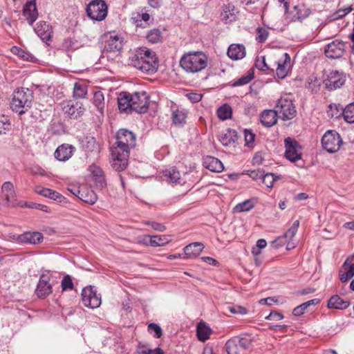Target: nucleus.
I'll use <instances>...</instances> for the list:
<instances>
[{"mask_svg": "<svg viewBox=\"0 0 354 354\" xmlns=\"http://www.w3.org/2000/svg\"><path fill=\"white\" fill-rule=\"evenodd\" d=\"M299 225V221L297 220L292 223V226L285 233L284 236L285 238L288 239L289 241H292V238L296 234Z\"/></svg>", "mask_w": 354, "mask_h": 354, "instance_id": "obj_53", "label": "nucleus"}, {"mask_svg": "<svg viewBox=\"0 0 354 354\" xmlns=\"http://www.w3.org/2000/svg\"><path fill=\"white\" fill-rule=\"evenodd\" d=\"M35 32L38 37L45 43L51 41L53 35L52 27L45 21H39L37 23Z\"/></svg>", "mask_w": 354, "mask_h": 354, "instance_id": "obj_15", "label": "nucleus"}, {"mask_svg": "<svg viewBox=\"0 0 354 354\" xmlns=\"http://www.w3.org/2000/svg\"><path fill=\"white\" fill-rule=\"evenodd\" d=\"M228 57L234 60H239L245 55V48L242 44H232L227 50Z\"/></svg>", "mask_w": 354, "mask_h": 354, "instance_id": "obj_27", "label": "nucleus"}, {"mask_svg": "<svg viewBox=\"0 0 354 354\" xmlns=\"http://www.w3.org/2000/svg\"><path fill=\"white\" fill-rule=\"evenodd\" d=\"M277 115L276 110L264 111L261 115V122L265 127H270L277 122Z\"/></svg>", "mask_w": 354, "mask_h": 354, "instance_id": "obj_29", "label": "nucleus"}, {"mask_svg": "<svg viewBox=\"0 0 354 354\" xmlns=\"http://www.w3.org/2000/svg\"><path fill=\"white\" fill-rule=\"evenodd\" d=\"M329 107L332 109L335 107L337 110H343L342 114L344 120L348 123L354 122V103L348 104L344 109L339 104H330Z\"/></svg>", "mask_w": 354, "mask_h": 354, "instance_id": "obj_28", "label": "nucleus"}, {"mask_svg": "<svg viewBox=\"0 0 354 354\" xmlns=\"http://www.w3.org/2000/svg\"><path fill=\"white\" fill-rule=\"evenodd\" d=\"M275 110L283 120L294 118L297 113L292 101L287 97H281L278 100Z\"/></svg>", "mask_w": 354, "mask_h": 354, "instance_id": "obj_8", "label": "nucleus"}, {"mask_svg": "<svg viewBox=\"0 0 354 354\" xmlns=\"http://www.w3.org/2000/svg\"><path fill=\"white\" fill-rule=\"evenodd\" d=\"M150 15L147 12H142V14L138 13L137 17H132L136 26L145 27L142 24V21H144L146 24L150 19Z\"/></svg>", "mask_w": 354, "mask_h": 354, "instance_id": "obj_51", "label": "nucleus"}, {"mask_svg": "<svg viewBox=\"0 0 354 354\" xmlns=\"http://www.w3.org/2000/svg\"><path fill=\"white\" fill-rule=\"evenodd\" d=\"M48 198L60 203L66 202V198L64 196L53 189L50 190V194H48Z\"/></svg>", "mask_w": 354, "mask_h": 354, "instance_id": "obj_60", "label": "nucleus"}, {"mask_svg": "<svg viewBox=\"0 0 354 354\" xmlns=\"http://www.w3.org/2000/svg\"><path fill=\"white\" fill-rule=\"evenodd\" d=\"M255 66L257 69L261 71H266L269 69V67L266 63V59L264 57H259L256 59Z\"/></svg>", "mask_w": 354, "mask_h": 354, "instance_id": "obj_64", "label": "nucleus"}, {"mask_svg": "<svg viewBox=\"0 0 354 354\" xmlns=\"http://www.w3.org/2000/svg\"><path fill=\"white\" fill-rule=\"evenodd\" d=\"M1 193L7 205H14L16 202V194L13 184L11 182H5L1 187Z\"/></svg>", "mask_w": 354, "mask_h": 354, "instance_id": "obj_17", "label": "nucleus"}, {"mask_svg": "<svg viewBox=\"0 0 354 354\" xmlns=\"http://www.w3.org/2000/svg\"><path fill=\"white\" fill-rule=\"evenodd\" d=\"M342 143L343 140L340 135L333 130L326 131L322 138L323 148L329 153L339 151Z\"/></svg>", "mask_w": 354, "mask_h": 354, "instance_id": "obj_7", "label": "nucleus"}, {"mask_svg": "<svg viewBox=\"0 0 354 354\" xmlns=\"http://www.w3.org/2000/svg\"><path fill=\"white\" fill-rule=\"evenodd\" d=\"M137 243L145 246H152L155 242L152 241V236L142 235L137 238Z\"/></svg>", "mask_w": 354, "mask_h": 354, "instance_id": "obj_59", "label": "nucleus"}, {"mask_svg": "<svg viewBox=\"0 0 354 354\" xmlns=\"http://www.w3.org/2000/svg\"><path fill=\"white\" fill-rule=\"evenodd\" d=\"M118 108L123 112L131 111V95L127 92L120 93L118 98Z\"/></svg>", "mask_w": 354, "mask_h": 354, "instance_id": "obj_26", "label": "nucleus"}, {"mask_svg": "<svg viewBox=\"0 0 354 354\" xmlns=\"http://www.w3.org/2000/svg\"><path fill=\"white\" fill-rule=\"evenodd\" d=\"M61 106L64 114L71 119L79 118L85 111L82 103L73 100L64 101L61 103Z\"/></svg>", "mask_w": 354, "mask_h": 354, "instance_id": "obj_10", "label": "nucleus"}, {"mask_svg": "<svg viewBox=\"0 0 354 354\" xmlns=\"http://www.w3.org/2000/svg\"><path fill=\"white\" fill-rule=\"evenodd\" d=\"M350 306V301L337 295H333L328 301L327 307L330 309L344 310Z\"/></svg>", "mask_w": 354, "mask_h": 354, "instance_id": "obj_25", "label": "nucleus"}, {"mask_svg": "<svg viewBox=\"0 0 354 354\" xmlns=\"http://www.w3.org/2000/svg\"><path fill=\"white\" fill-rule=\"evenodd\" d=\"M227 309L232 314L245 315L248 313V310L241 306H229Z\"/></svg>", "mask_w": 354, "mask_h": 354, "instance_id": "obj_61", "label": "nucleus"}, {"mask_svg": "<svg viewBox=\"0 0 354 354\" xmlns=\"http://www.w3.org/2000/svg\"><path fill=\"white\" fill-rule=\"evenodd\" d=\"M11 51L13 54L19 56L24 60L33 62L35 59L34 56L31 53L25 51L21 48L13 46L11 49Z\"/></svg>", "mask_w": 354, "mask_h": 354, "instance_id": "obj_43", "label": "nucleus"}, {"mask_svg": "<svg viewBox=\"0 0 354 354\" xmlns=\"http://www.w3.org/2000/svg\"><path fill=\"white\" fill-rule=\"evenodd\" d=\"M344 82V75L337 71H330L324 81L326 87L330 90L340 88Z\"/></svg>", "mask_w": 354, "mask_h": 354, "instance_id": "obj_14", "label": "nucleus"}, {"mask_svg": "<svg viewBox=\"0 0 354 354\" xmlns=\"http://www.w3.org/2000/svg\"><path fill=\"white\" fill-rule=\"evenodd\" d=\"M162 39V33L160 30L153 28L149 31L147 35V39L152 43L156 44L161 41Z\"/></svg>", "mask_w": 354, "mask_h": 354, "instance_id": "obj_48", "label": "nucleus"}, {"mask_svg": "<svg viewBox=\"0 0 354 354\" xmlns=\"http://www.w3.org/2000/svg\"><path fill=\"white\" fill-rule=\"evenodd\" d=\"M164 175L166 177L167 181L170 183H180V172L174 167L165 169Z\"/></svg>", "mask_w": 354, "mask_h": 354, "instance_id": "obj_37", "label": "nucleus"}, {"mask_svg": "<svg viewBox=\"0 0 354 354\" xmlns=\"http://www.w3.org/2000/svg\"><path fill=\"white\" fill-rule=\"evenodd\" d=\"M93 104L97 111L103 115L105 103L104 95L101 91H98L94 93Z\"/></svg>", "mask_w": 354, "mask_h": 354, "instance_id": "obj_39", "label": "nucleus"}, {"mask_svg": "<svg viewBox=\"0 0 354 354\" xmlns=\"http://www.w3.org/2000/svg\"><path fill=\"white\" fill-rule=\"evenodd\" d=\"M108 8L103 0H93L86 7L87 16L92 20L100 21L107 16Z\"/></svg>", "mask_w": 354, "mask_h": 354, "instance_id": "obj_6", "label": "nucleus"}, {"mask_svg": "<svg viewBox=\"0 0 354 354\" xmlns=\"http://www.w3.org/2000/svg\"><path fill=\"white\" fill-rule=\"evenodd\" d=\"M257 40L260 43L264 42L268 37V31L263 28L259 27L257 29Z\"/></svg>", "mask_w": 354, "mask_h": 354, "instance_id": "obj_62", "label": "nucleus"}, {"mask_svg": "<svg viewBox=\"0 0 354 354\" xmlns=\"http://www.w3.org/2000/svg\"><path fill=\"white\" fill-rule=\"evenodd\" d=\"M149 105V97L146 92H136L131 94L132 111L142 113H146Z\"/></svg>", "mask_w": 354, "mask_h": 354, "instance_id": "obj_12", "label": "nucleus"}, {"mask_svg": "<svg viewBox=\"0 0 354 354\" xmlns=\"http://www.w3.org/2000/svg\"><path fill=\"white\" fill-rule=\"evenodd\" d=\"M236 338V341L238 344H240V346L243 351L248 350L252 344L253 337L250 335H244L243 337H235Z\"/></svg>", "mask_w": 354, "mask_h": 354, "instance_id": "obj_44", "label": "nucleus"}, {"mask_svg": "<svg viewBox=\"0 0 354 354\" xmlns=\"http://www.w3.org/2000/svg\"><path fill=\"white\" fill-rule=\"evenodd\" d=\"M237 140L236 132L234 130L227 129L221 134L219 140L223 146L227 147L234 144Z\"/></svg>", "mask_w": 354, "mask_h": 354, "instance_id": "obj_32", "label": "nucleus"}, {"mask_svg": "<svg viewBox=\"0 0 354 354\" xmlns=\"http://www.w3.org/2000/svg\"><path fill=\"white\" fill-rule=\"evenodd\" d=\"M345 47V43L343 41L335 39L326 45L324 53L330 59H338L344 55Z\"/></svg>", "mask_w": 354, "mask_h": 354, "instance_id": "obj_13", "label": "nucleus"}, {"mask_svg": "<svg viewBox=\"0 0 354 354\" xmlns=\"http://www.w3.org/2000/svg\"><path fill=\"white\" fill-rule=\"evenodd\" d=\"M232 108L227 104H224V105L221 106L217 110L218 117L222 120H225L230 118L232 116Z\"/></svg>", "mask_w": 354, "mask_h": 354, "instance_id": "obj_46", "label": "nucleus"}, {"mask_svg": "<svg viewBox=\"0 0 354 354\" xmlns=\"http://www.w3.org/2000/svg\"><path fill=\"white\" fill-rule=\"evenodd\" d=\"M277 179H279V177L273 173H268L266 174H263V176H262L263 183L268 188H272L273 187L274 182Z\"/></svg>", "mask_w": 354, "mask_h": 354, "instance_id": "obj_50", "label": "nucleus"}, {"mask_svg": "<svg viewBox=\"0 0 354 354\" xmlns=\"http://www.w3.org/2000/svg\"><path fill=\"white\" fill-rule=\"evenodd\" d=\"M319 302V300L318 299H313L305 303H303L300 306H297L293 309L292 314L295 316H300L304 313V311L306 310V309H307L308 307L310 306H315L318 304Z\"/></svg>", "mask_w": 354, "mask_h": 354, "instance_id": "obj_40", "label": "nucleus"}, {"mask_svg": "<svg viewBox=\"0 0 354 354\" xmlns=\"http://www.w3.org/2000/svg\"><path fill=\"white\" fill-rule=\"evenodd\" d=\"M61 286L63 291L71 290L73 289L74 286L70 275L66 274L62 280Z\"/></svg>", "mask_w": 354, "mask_h": 354, "instance_id": "obj_54", "label": "nucleus"}, {"mask_svg": "<svg viewBox=\"0 0 354 354\" xmlns=\"http://www.w3.org/2000/svg\"><path fill=\"white\" fill-rule=\"evenodd\" d=\"M285 157L291 162H295L301 159L302 148L299 142L292 138H287L284 140Z\"/></svg>", "mask_w": 354, "mask_h": 354, "instance_id": "obj_9", "label": "nucleus"}, {"mask_svg": "<svg viewBox=\"0 0 354 354\" xmlns=\"http://www.w3.org/2000/svg\"><path fill=\"white\" fill-rule=\"evenodd\" d=\"M207 62V56L203 52L190 51L183 55L179 64L187 73H196L205 69Z\"/></svg>", "mask_w": 354, "mask_h": 354, "instance_id": "obj_3", "label": "nucleus"}, {"mask_svg": "<svg viewBox=\"0 0 354 354\" xmlns=\"http://www.w3.org/2000/svg\"><path fill=\"white\" fill-rule=\"evenodd\" d=\"M131 65L143 74L155 73L158 67V59L153 50L142 47L138 48L131 58Z\"/></svg>", "mask_w": 354, "mask_h": 354, "instance_id": "obj_2", "label": "nucleus"}, {"mask_svg": "<svg viewBox=\"0 0 354 354\" xmlns=\"http://www.w3.org/2000/svg\"><path fill=\"white\" fill-rule=\"evenodd\" d=\"M225 348L227 354H242L243 353L236 337L228 339L225 344Z\"/></svg>", "mask_w": 354, "mask_h": 354, "instance_id": "obj_34", "label": "nucleus"}, {"mask_svg": "<svg viewBox=\"0 0 354 354\" xmlns=\"http://www.w3.org/2000/svg\"><path fill=\"white\" fill-rule=\"evenodd\" d=\"M212 333V329L204 322H200L196 327V335L198 339L201 342H205L209 338Z\"/></svg>", "mask_w": 354, "mask_h": 354, "instance_id": "obj_30", "label": "nucleus"}, {"mask_svg": "<svg viewBox=\"0 0 354 354\" xmlns=\"http://www.w3.org/2000/svg\"><path fill=\"white\" fill-rule=\"evenodd\" d=\"M254 207V203L252 199H248L241 203H238L234 208V213H240L248 212Z\"/></svg>", "mask_w": 354, "mask_h": 354, "instance_id": "obj_38", "label": "nucleus"}, {"mask_svg": "<svg viewBox=\"0 0 354 354\" xmlns=\"http://www.w3.org/2000/svg\"><path fill=\"white\" fill-rule=\"evenodd\" d=\"M294 12L292 15L293 20H302L309 15V10L306 9L304 6H296L294 8Z\"/></svg>", "mask_w": 354, "mask_h": 354, "instance_id": "obj_42", "label": "nucleus"}, {"mask_svg": "<svg viewBox=\"0 0 354 354\" xmlns=\"http://www.w3.org/2000/svg\"><path fill=\"white\" fill-rule=\"evenodd\" d=\"M187 113L184 110L176 109L172 111L171 119L176 126H183L186 122Z\"/></svg>", "mask_w": 354, "mask_h": 354, "instance_id": "obj_35", "label": "nucleus"}, {"mask_svg": "<svg viewBox=\"0 0 354 354\" xmlns=\"http://www.w3.org/2000/svg\"><path fill=\"white\" fill-rule=\"evenodd\" d=\"M79 198L86 203L93 205L97 201V195L91 189L81 190L79 192Z\"/></svg>", "mask_w": 354, "mask_h": 354, "instance_id": "obj_36", "label": "nucleus"}, {"mask_svg": "<svg viewBox=\"0 0 354 354\" xmlns=\"http://www.w3.org/2000/svg\"><path fill=\"white\" fill-rule=\"evenodd\" d=\"M88 92V85L84 82H77L73 86V97L76 99L84 98Z\"/></svg>", "mask_w": 354, "mask_h": 354, "instance_id": "obj_33", "label": "nucleus"}, {"mask_svg": "<svg viewBox=\"0 0 354 354\" xmlns=\"http://www.w3.org/2000/svg\"><path fill=\"white\" fill-rule=\"evenodd\" d=\"M277 63L276 74L279 78L283 79L286 77L290 68V57L288 53H285L284 59L279 60Z\"/></svg>", "mask_w": 354, "mask_h": 354, "instance_id": "obj_22", "label": "nucleus"}, {"mask_svg": "<svg viewBox=\"0 0 354 354\" xmlns=\"http://www.w3.org/2000/svg\"><path fill=\"white\" fill-rule=\"evenodd\" d=\"M204 246L203 243L194 242L189 244L184 248L185 257L187 259H194L197 257L203 251Z\"/></svg>", "mask_w": 354, "mask_h": 354, "instance_id": "obj_24", "label": "nucleus"}, {"mask_svg": "<svg viewBox=\"0 0 354 354\" xmlns=\"http://www.w3.org/2000/svg\"><path fill=\"white\" fill-rule=\"evenodd\" d=\"M152 241H154V245L152 247H158L165 245L170 242L169 236L167 235H154L152 236Z\"/></svg>", "mask_w": 354, "mask_h": 354, "instance_id": "obj_49", "label": "nucleus"}, {"mask_svg": "<svg viewBox=\"0 0 354 354\" xmlns=\"http://www.w3.org/2000/svg\"><path fill=\"white\" fill-rule=\"evenodd\" d=\"M236 8L232 4H227L224 6L221 13L223 19L232 21L235 19Z\"/></svg>", "mask_w": 354, "mask_h": 354, "instance_id": "obj_41", "label": "nucleus"}, {"mask_svg": "<svg viewBox=\"0 0 354 354\" xmlns=\"http://www.w3.org/2000/svg\"><path fill=\"white\" fill-rule=\"evenodd\" d=\"M33 101L32 91L28 88H21L12 94L11 109L19 115L24 114L32 106Z\"/></svg>", "mask_w": 354, "mask_h": 354, "instance_id": "obj_4", "label": "nucleus"}, {"mask_svg": "<svg viewBox=\"0 0 354 354\" xmlns=\"http://www.w3.org/2000/svg\"><path fill=\"white\" fill-rule=\"evenodd\" d=\"M74 147L72 145L64 144L57 148L55 157L59 161H66L73 155Z\"/></svg>", "mask_w": 354, "mask_h": 354, "instance_id": "obj_21", "label": "nucleus"}, {"mask_svg": "<svg viewBox=\"0 0 354 354\" xmlns=\"http://www.w3.org/2000/svg\"><path fill=\"white\" fill-rule=\"evenodd\" d=\"M142 223L151 226L154 230L158 232H164L166 230V227L160 223L153 221H143Z\"/></svg>", "mask_w": 354, "mask_h": 354, "instance_id": "obj_58", "label": "nucleus"}, {"mask_svg": "<svg viewBox=\"0 0 354 354\" xmlns=\"http://www.w3.org/2000/svg\"><path fill=\"white\" fill-rule=\"evenodd\" d=\"M88 171L92 174L97 186L100 188H103L106 186L104 171L99 166L93 164L89 166Z\"/></svg>", "mask_w": 354, "mask_h": 354, "instance_id": "obj_20", "label": "nucleus"}, {"mask_svg": "<svg viewBox=\"0 0 354 354\" xmlns=\"http://www.w3.org/2000/svg\"><path fill=\"white\" fill-rule=\"evenodd\" d=\"M138 354H164L163 351L160 348H156L152 349L147 345L139 344L138 346Z\"/></svg>", "mask_w": 354, "mask_h": 354, "instance_id": "obj_45", "label": "nucleus"}, {"mask_svg": "<svg viewBox=\"0 0 354 354\" xmlns=\"http://www.w3.org/2000/svg\"><path fill=\"white\" fill-rule=\"evenodd\" d=\"M82 301L85 306L96 308L101 304V297L97 294L93 286H88L83 288L82 291Z\"/></svg>", "mask_w": 354, "mask_h": 354, "instance_id": "obj_11", "label": "nucleus"}, {"mask_svg": "<svg viewBox=\"0 0 354 354\" xmlns=\"http://www.w3.org/2000/svg\"><path fill=\"white\" fill-rule=\"evenodd\" d=\"M266 245H267V242L265 239H259L257 242V245H256L257 247L252 248V253L254 255L259 254L261 252L260 250L265 248L266 247Z\"/></svg>", "mask_w": 354, "mask_h": 354, "instance_id": "obj_63", "label": "nucleus"}, {"mask_svg": "<svg viewBox=\"0 0 354 354\" xmlns=\"http://www.w3.org/2000/svg\"><path fill=\"white\" fill-rule=\"evenodd\" d=\"M115 139L110 149V163L115 171H122L127 168L130 151L136 145V136L131 131L120 129L116 133Z\"/></svg>", "mask_w": 354, "mask_h": 354, "instance_id": "obj_1", "label": "nucleus"}, {"mask_svg": "<svg viewBox=\"0 0 354 354\" xmlns=\"http://www.w3.org/2000/svg\"><path fill=\"white\" fill-rule=\"evenodd\" d=\"M23 15L28 21L29 24L32 25L38 15L36 3L34 1L27 2L24 7Z\"/></svg>", "mask_w": 354, "mask_h": 354, "instance_id": "obj_23", "label": "nucleus"}, {"mask_svg": "<svg viewBox=\"0 0 354 354\" xmlns=\"http://www.w3.org/2000/svg\"><path fill=\"white\" fill-rule=\"evenodd\" d=\"M339 280L346 282L354 276V263L347 259L339 271Z\"/></svg>", "mask_w": 354, "mask_h": 354, "instance_id": "obj_19", "label": "nucleus"}, {"mask_svg": "<svg viewBox=\"0 0 354 354\" xmlns=\"http://www.w3.org/2000/svg\"><path fill=\"white\" fill-rule=\"evenodd\" d=\"M123 46L122 39L118 35H111L105 41L104 49L106 52H118Z\"/></svg>", "mask_w": 354, "mask_h": 354, "instance_id": "obj_18", "label": "nucleus"}, {"mask_svg": "<svg viewBox=\"0 0 354 354\" xmlns=\"http://www.w3.org/2000/svg\"><path fill=\"white\" fill-rule=\"evenodd\" d=\"M62 48L67 52L73 51L77 48V42L71 38H66L63 41Z\"/></svg>", "mask_w": 354, "mask_h": 354, "instance_id": "obj_52", "label": "nucleus"}, {"mask_svg": "<svg viewBox=\"0 0 354 354\" xmlns=\"http://www.w3.org/2000/svg\"><path fill=\"white\" fill-rule=\"evenodd\" d=\"M255 134L252 132V131L248 129L244 130V137H245V146L248 147H252L254 145V142L255 139Z\"/></svg>", "mask_w": 354, "mask_h": 354, "instance_id": "obj_56", "label": "nucleus"}, {"mask_svg": "<svg viewBox=\"0 0 354 354\" xmlns=\"http://www.w3.org/2000/svg\"><path fill=\"white\" fill-rule=\"evenodd\" d=\"M204 165L206 168L214 172H221L224 169V166L221 161L218 158L212 156H208L205 158Z\"/></svg>", "mask_w": 354, "mask_h": 354, "instance_id": "obj_31", "label": "nucleus"}, {"mask_svg": "<svg viewBox=\"0 0 354 354\" xmlns=\"http://www.w3.org/2000/svg\"><path fill=\"white\" fill-rule=\"evenodd\" d=\"M148 331L150 333H153V337L156 338H160L162 335V331L160 326L155 323H151L149 324Z\"/></svg>", "mask_w": 354, "mask_h": 354, "instance_id": "obj_57", "label": "nucleus"}, {"mask_svg": "<svg viewBox=\"0 0 354 354\" xmlns=\"http://www.w3.org/2000/svg\"><path fill=\"white\" fill-rule=\"evenodd\" d=\"M254 78V73L249 72L247 75L242 76L237 81H236L233 86H242L248 84Z\"/></svg>", "mask_w": 354, "mask_h": 354, "instance_id": "obj_55", "label": "nucleus"}, {"mask_svg": "<svg viewBox=\"0 0 354 354\" xmlns=\"http://www.w3.org/2000/svg\"><path fill=\"white\" fill-rule=\"evenodd\" d=\"M55 274L50 270L42 271L35 290V294L39 298L45 299L53 292V285L57 283V281L53 280Z\"/></svg>", "mask_w": 354, "mask_h": 354, "instance_id": "obj_5", "label": "nucleus"}, {"mask_svg": "<svg viewBox=\"0 0 354 354\" xmlns=\"http://www.w3.org/2000/svg\"><path fill=\"white\" fill-rule=\"evenodd\" d=\"M11 129L8 116L0 113V135L6 134Z\"/></svg>", "mask_w": 354, "mask_h": 354, "instance_id": "obj_47", "label": "nucleus"}, {"mask_svg": "<svg viewBox=\"0 0 354 354\" xmlns=\"http://www.w3.org/2000/svg\"><path fill=\"white\" fill-rule=\"evenodd\" d=\"M43 235L38 232H27L18 236L17 240L20 243L38 244L43 241Z\"/></svg>", "mask_w": 354, "mask_h": 354, "instance_id": "obj_16", "label": "nucleus"}]
</instances>
